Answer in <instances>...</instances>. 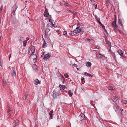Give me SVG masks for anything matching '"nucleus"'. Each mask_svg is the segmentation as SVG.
<instances>
[{
    "label": "nucleus",
    "mask_w": 127,
    "mask_h": 127,
    "mask_svg": "<svg viewBox=\"0 0 127 127\" xmlns=\"http://www.w3.org/2000/svg\"><path fill=\"white\" fill-rule=\"evenodd\" d=\"M88 76L90 77H92L93 76L91 74H88Z\"/></svg>",
    "instance_id": "nucleus-46"
},
{
    "label": "nucleus",
    "mask_w": 127,
    "mask_h": 127,
    "mask_svg": "<svg viewBox=\"0 0 127 127\" xmlns=\"http://www.w3.org/2000/svg\"><path fill=\"white\" fill-rule=\"evenodd\" d=\"M67 11H68V12L69 13H70L71 14L73 13V11H71L69 10H67Z\"/></svg>",
    "instance_id": "nucleus-39"
},
{
    "label": "nucleus",
    "mask_w": 127,
    "mask_h": 127,
    "mask_svg": "<svg viewBox=\"0 0 127 127\" xmlns=\"http://www.w3.org/2000/svg\"><path fill=\"white\" fill-rule=\"evenodd\" d=\"M22 51L24 52V53H22V54L23 55H24V54H25V53H26V51H25V49H23L22 50Z\"/></svg>",
    "instance_id": "nucleus-44"
},
{
    "label": "nucleus",
    "mask_w": 127,
    "mask_h": 127,
    "mask_svg": "<svg viewBox=\"0 0 127 127\" xmlns=\"http://www.w3.org/2000/svg\"><path fill=\"white\" fill-rule=\"evenodd\" d=\"M51 56L50 54L48 53L46 54L43 58V59L44 60H47L49 59Z\"/></svg>",
    "instance_id": "nucleus-11"
},
{
    "label": "nucleus",
    "mask_w": 127,
    "mask_h": 127,
    "mask_svg": "<svg viewBox=\"0 0 127 127\" xmlns=\"http://www.w3.org/2000/svg\"><path fill=\"white\" fill-rule=\"evenodd\" d=\"M108 88L109 90H113L115 88L112 86H109L108 87Z\"/></svg>",
    "instance_id": "nucleus-31"
},
{
    "label": "nucleus",
    "mask_w": 127,
    "mask_h": 127,
    "mask_svg": "<svg viewBox=\"0 0 127 127\" xmlns=\"http://www.w3.org/2000/svg\"><path fill=\"white\" fill-rule=\"evenodd\" d=\"M2 34L1 33H0V39L2 36Z\"/></svg>",
    "instance_id": "nucleus-58"
},
{
    "label": "nucleus",
    "mask_w": 127,
    "mask_h": 127,
    "mask_svg": "<svg viewBox=\"0 0 127 127\" xmlns=\"http://www.w3.org/2000/svg\"><path fill=\"white\" fill-rule=\"evenodd\" d=\"M44 30H45V34L46 35L47 34L48 32L50 31V30L49 28H46L45 27Z\"/></svg>",
    "instance_id": "nucleus-13"
},
{
    "label": "nucleus",
    "mask_w": 127,
    "mask_h": 127,
    "mask_svg": "<svg viewBox=\"0 0 127 127\" xmlns=\"http://www.w3.org/2000/svg\"><path fill=\"white\" fill-rule=\"evenodd\" d=\"M118 54L122 57H125V56L123 54L124 52L121 49H119L117 51Z\"/></svg>",
    "instance_id": "nucleus-7"
},
{
    "label": "nucleus",
    "mask_w": 127,
    "mask_h": 127,
    "mask_svg": "<svg viewBox=\"0 0 127 127\" xmlns=\"http://www.w3.org/2000/svg\"><path fill=\"white\" fill-rule=\"evenodd\" d=\"M41 82L40 80H39L38 79H36L34 81L33 83L36 85H37L38 84L39 85L40 84Z\"/></svg>",
    "instance_id": "nucleus-9"
},
{
    "label": "nucleus",
    "mask_w": 127,
    "mask_h": 127,
    "mask_svg": "<svg viewBox=\"0 0 127 127\" xmlns=\"http://www.w3.org/2000/svg\"><path fill=\"white\" fill-rule=\"evenodd\" d=\"M90 0V1H91L92 2L93 1H94V0Z\"/></svg>",
    "instance_id": "nucleus-64"
},
{
    "label": "nucleus",
    "mask_w": 127,
    "mask_h": 127,
    "mask_svg": "<svg viewBox=\"0 0 127 127\" xmlns=\"http://www.w3.org/2000/svg\"><path fill=\"white\" fill-rule=\"evenodd\" d=\"M53 113H49V115H50L51 119H53Z\"/></svg>",
    "instance_id": "nucleus-35"
},
{
    "label": "nucleus",
    "mask_w": 127,
    "mask_h": 127,
    "mask_svg": "<svg viewBox=\"0 0 127 127\" xmlns=\"http://www.w3.org/2000/svg\"><path fill=\"white\" fill-rule=\"evenodd\" d=\"M95 18L97 22L100 20V19L96 16L95 17Z\"/></svg>",
    "instance_id": "nucleus-34"
},
{
    "label": "nucleus",
    "mask_w": 127,
    "mask_h": 127,
    "mask_svg": "<svg viewBox=\"0 0 127 127\" xmlns=\"http://www.w3.org/2000/svg\"><path fill=\"white\" fill-rule=\"evenodd\" d=\"M111 26L112 27L115 29H117L118 27V26L116 24V20L112 22Z\"/></svg>",
    "instance_id": "nucleus-6"
},
{
    "label": "nucleus",
    "mask_w": 127,
    "mask_h": 127,
    "mask_svg": "<svg viewBox=\"0 0 127 127\" xmlns=\"http://www.w3.org/2000/svg\"><path fill=\"white\" fill-rule=\"evenodd\" d=\"M81 81H83L84 80V79L83 77H82L81 78Z\"/></svg>",
    "instance_id": "nucleus-50"
},
{
    "label": "nucleus",
    "mask_w": 127,
    "mask_h": 127,
    "mask_svg": "<svg viewBox=\"0 0 127 127\" xmlns=\"http://www.w3.org/2000/svg\"><path fill=\"white\" fill-rule=\"evenodd\" d=\"M15 66L12 67L11 66H10L9 67V69L11 71V75L12 76H16L15 70Z\"/></svg>",
    "instance_id": "nucleus-3"
},
{
    "label": "nucleus",
    "mask_w": 127,
    "mask_h": 127,
    "mask_svg": "<svg viewBox=\"0 0 127 127\" xmlns=\"http://www.w3.org/2000/svg\"><path fill=\"white\" fill-rule=\"evenodd\" d=\"M98 22L99 24V25H100V24H102L100 22V21H98Z\"/></svg>",
    "instance_id": "nucleus-51"
},
{
    "label": "nucleus",
    "mask_w": 127,
    "mask_h": 127,
    "mask_svg": "<svg viewBox=\"0 0 127 127\" xmlns=\"http://www.w3.org/2000/svg\"><path fill=\"white\" fill-rule=\"evenodd\" d=\"M43 45L42 47H46L47 45L45 40L43 38Z\"/></svg>",
    "instance_id": "nucleus-23"
},
{
    "label": "nucleus",
    "mask_w": 127,
    "mask_h": 127,
    "mask_svg": "<svg viewBox=\"0 0 127 127\" xmlns=\"http://www.w3.org/2000/svg\"><path fill=\"white\" fill-rule=\"evenodd\" d=\"M122 103H127V100H123L122 101Z\"/></svg>",
    "instance_id": "nucleus-36"
},
{
    "label": "nucleus",
    "mask_w": 127,
    "mask_h": 127,
    "mask_svg": "<svg viewBox=\"0 0 127 127\" xmlns=\"http://www.w3.org/2000/svg\"><path fill=\"white\" fill-rule=\"evenodd\" d=\"M53 112V110L50 111V112L51 113H52Z\"/></svg>",
    "instance_id": "nucleus-55"
},
{
    "label": "nucleus",
    "mask_w": 127,
    "mask_h": 127,
    "mask_svg": "<svg viewBox=\"0 0 127 127\" xmlns=\"http://www.w3.org/2000/svg\"><path fill=\"white\" fill-rule=\"evenodd\" d=\"M113 108L115 110V111H116L117 110H118L120 109L118 105H114L113 106Z\"/></svg>",
    "instance_id": "nucleus-15"
},
{
    "label": "nucleus",
    "mask_w": 127,
    "mask_h": 127,
    "mask_svg": "<svg viewBox=\"0 0 127 127\" xmlns=\"http://www.w3.org/2000/svg\"><path fill=\"white\" fill-rule=\"evenodd\" d=\"M44 54H42L41 56V57L42 58H43L44 57Z\"/></svg>",
    "instance_id": "nucleus-52"
},
{
    "label": "nucleus",
    "mask_w": 127,
    "mask_h": 127,
    "mask_svg": "<svg viewBox=\"0 0 127 127\" xmlns=\"http://www.w3.org/2000/svg\"><path fill=\"white\" fill-rule=\"evenodd\" d=\"M27 40H28L29 39V38L28 37L27 38Z\"/></svg>",
    "instance_id": "nucleus-60"
},
{
    "label": "nucleus",
    "mask_w": 127,
    "mask_h": 127,
    "mask_svg": "<svg viewBox=\"0 0 127 127\" xmlns=\"http://www.w3.org/2000/svg\"><path fill=\"white\" fill-rule=\"evenodd\" d=\"M72 66L73 67L74 66L76 67L77 66V64H74L72 65Z\"/></svg>",
    "instance_id": "nucleus-42"
},
{
    "label": "nucleus",
    "mask_w": 127,
    "mask_h": 127,
    "mask_svg": "<svg viewBox=\"0 0 127 127\" xmlns=\"http://www.w3.org/2000/svg\"><path fill=\"white\" fill-rule=\"evenodd\" d=\"M31 57L33 60V62L35 63L36 62L37 60L36 59L37 56L35 54H32L31 55Z\"/></svg>",
    "instance_id": "nucleus-8"
},
{
    "label": "nucleus",
    "mask_w": 127,
    "mask_h": 127,
    "mask_svg": "<svg viewBox=\"0 0 127 127\" xmlns=\"http://www.w3.org/2000/svg\"><path fill=\"white\" fill-rule=\"evenodd\" d=\"M98 57L100 59H103L105 58V56L103 55H102L100 54H98Z\"/></svg>",
    "instance_id": "nucleus-18"
},
{
    "label": "nucleus",
    "mask_w": 127,
    "mask_h": 127,
    "mask_svg": "<svg viewBox=\"0 0 127 127\" xmlns=\"http://www.w3.org/2000/svg\"><path fill=\"white\" fill-rule=\"evenodd\" d=\"M106 42L107 44H108V46L111 48V44L110 42L108 40L105 38Z\"/></svg>",
    "instance_id": "nucleus-17"
},
{
    "label": "nucleus",
    "mask_w": 127,
    "mask_h": 127,
    "mask_svg": "<svg viewBox=\"0 0 127 127\" xmlns=\"http://www.w3.org/2000/svg\"><path fill=\"white\" fill-rule=\"evenodd\" d=\"M18 39L19 40L20 42H21L23 40L24 38L23 37L20 36L18 37Z\"/></svg>",
    "instance_id": "nucleus-19"
},
{
    "label": "nucleus",
    "mask_w": 127,
    "mask_h": 127,
    "mask_svg": "<svg viewBox=\"0 0 127 127\" xmlns=\"http://www.w3.org/2000/svg\"><path fill=\"white\" fill-rule=\"evenodd\" d=\"M100 26H101L102 28L104 29L105 30V26L104 25L102 24H100Z\"/></svg>",
    "instance_id": "nucleus-41"
},
{
    "label": "nucleus",
    "mask_w": 127,
    "mask_h": 127,
    "mask_svg": "<svg viewBox=\"0 0 127 127\" xmlns=\"http://www.w3.org/2000/svg\"><path fill=\"white\" fill-rule=\"evenodd\" d=\"M68 93L69 95L70 96H72L73 93L71 92V90H69L68 91Z\"/></svg>",
    "instance_id": "nucleus-27"
},
{
    "label": "nucleus",
    "mask_w": 127,
    "mask_h": 127,
    "mask_svg": "<svg viewBox=\"0 0 127 127\" xmlns=\"http://www.w3.org/2000/svg\"><path fill=\"white\" fill-rule=\"evenodd\" d=\"M26 43H24L23 44V45L24 46H26Z\"/></svg>",
    "instance_id": "nucleus-54"
},
{
    "label": "nucleus",
    "mask_w": 127,
    "mask_h": 127,
    "mask_svg": "<svg viewBox=\"0 0 127 127\" xmlns=\"http://www.w3.org/2000/svg\"><path fill=\"white\" fill-rule=\"evenodd\" d=\"M87 40L90 42L91 41V40L89 39H87Z\"/></svg>",
    "instance_id": "nucleus-57"
},
{
    "label": "nucleus",
    "mask_w": 127,
    "mask_h": 127,
    "mask_svg": "<svg viewBox=\"0 0 127 127\" xmlns=\"http://www.w3.org/2000/svg\"><path fill=\"white\" fill-rule=\"evenodd\" d=\"M28 95V94L26 93L22 97L23 99L24 100H26V99Z\"/></svg>",
    "instance_id": "nucleus-24"
},
{
    "label": "nucleus",
    "mask_w": 127,
    "mask_h": 127,
    "mask_svg": "<svg viewBox=\"0 0 127 127\" xmlns=\"http://www.w3.org/2000/svg\"><path fill=\"white\" fill-rule=\"evenodd\" d=\"M19 121L17 119H16L15 120L13 123L14 126H15L17 125V124L19 123Z\"/></svg>",
    "instance_id": "nucleus-20"
},
{
    "label": "nucleus",
    "mask_w": 127,
    "mask_h": 127,
    "mask_svg": "<svg viewBox=\"0 0 127 127\" xmlns=\"http://www.w3.org/2000/svg\"><path fill=\"white\" fill-rule=\"evenodd\" d=\"M61 77L62 78V79L63 80V84L64 83V81H65V78L63 76V75H62Z\"/></svg>",
    "instance_id": "nucleus-38"
},
{
    "label": "nucleus",
    "mask_w": 127,
    "mask_h": 127,
    "mask_svg": "<svg viewBox=\"0 0 127 127\" xmlns=\"http://www.w3.org/2000/svg\"><path fill=\"white\" fill-rule=\"evenodd\" d=\"M17 8V7L16 5H15L13 7V9L12 11V14L14 15H15V12L16 10V9Z\"/></svg>",
    "instance_id": "nucleus-14"
},
{
    "label": "nucleus",
    "mask_w": 127,
    "mask_h": 127,
    "mask_svg": "<svg viewBox=\"0 0 127 127\" xmlns=\"http://www.w3.org/2000/svg\"><path fill=\"white\" fill-rule=\"evenodd\" d=\"M49 21L51 23L50 25L52 27L54 28H56L57 27V26L56 25V23L54 22L53 20L51 19V18H50L49 19Z\"/></svg>",
    "instance_id": "nucleus-4"
},
{
    "label": "nucleus",
    "mask_w": 127,
    "mask_h": 127,
    "mask_svg": "<svg viewBox=\"0 0 127 127\" xmlns=\"http://www.w3.org/2000/svg\"><path fill=\"white\" fill-rule=\"evenodd\" d=\"M85 115L83 113H81L80 115L77 117V122H79L83 120L85 118Z\"/></svg>",
    "instance_id": "nucleus-2"
},
{
    "label": "nucleus",
    "mask_w": 127,
    "mask_h": 127,
    "mask_svg": "<svg viewBox=\"0 0 127 127\" xmlns=\"http://www.w3.org/2000/svg\"><path fill=\"white\" fill-rule=\"evenodd\" d=\"M72 14L74 15H77V14L76 12H74V11H73V13Z\"/></svg>",
    "instance_id": "nucleus-49"
},
{
    "label": "nucleus",
    "mask_w": 127,
    "mask_h": 127,
    "mask_svg": "<svg viewBox=\"0 0 127 127\" xmlns=\"http://www.w3.org/2000/svg\"><path fill=\"white\" fill-rule=\"evenodd\" d=\"M116 112V113L118 115H119L120 116L121 115L122 113V112L120 110V109L118 110H117Z\"/></svg>",
    "instance_id": "nucleus-21"
},
{
    "label": "nucleus",
    "mask_w": 127,
    "mask_h": 127,
    "mask_svg": "<svg viewBox=\"0 0 127 127\" xmlns=\"http://www.w3.org/2000/svg\"><path fill=\"white\" fill-rule=\"evenodd\" d=\"M113 99L115 100H117L119 99L118 97L116 95H115V96H113Z\"/></svg>",
    "instance_id": "nucleus-28"
},
{
    "label": "nucleus",
    "mask_w": 127,
    "mask_h": 127,
    "mask_svg": "<svg viewBox=\"0 0 127 127\" xmlns=\"http://www.w3.org/2000/svg\"><path fill=\"white\" fill-rule=\"evenodd\" d=\"M118 31L119 32V33H121V32H122L121 31H120V30H118Z\"/></svg>",
    "instance_id": "nucleus-53"
},
{
    "label": "nucleus",
    "mask_w": 127,
    "mask_h": 127,
    "mask_svg": "<svg viewBox=\"0 0 127 127\" xmlns=\"http://www.w3.org/2000/svg\"><path fill=\"white\" fill-rule=\"evenodd\" d=\"M74 32L76 34L78 33L81 32V29L80 27L77 28L74 30Z\"/></svg>",
    "instance_id": "nucleus-10"
},
{
    "label": "nucleus",
    "mask_w": 127,
    "mask_h": 127,
    "mask_svg": "<svg viewBox=\"0 0 127 127\" xmlns=\"http://www.w3.org/2000/svg\"><path fill=\"white\" fill-rule=\"evenodd\" d=\"M109 51L111 53L112 56L114 58V59L115 61L116 62L117 61L116 56L115 55V53L112 52L110 50H109Z\"/></svg>",
    "instance_id": "nucleus-12"
},
{
    "label": "nucleus",
    "mask_w": 127,
    "mask_h": 127,
    "mask_svg": "<svg viewBox=\"0 0 127 127\" xmlns=\"http://www.w3.org/2000/svg\"><path fill=\"white\" fill-rule=\"evenodd\" d=\"M57 119H59V115H57Z\"/></svg>",
    "instance_id": "nucleus-56"
},
{
    "label": "nucleus",
    "mask_w": 127,
    "mask_h": 127,
    "mask_svg": "<svg viewBox=\"0 0 127 127\" xmlns=\"http://www.w3.org/2000/svg\"><path fill=\"white\" fill-rule=\"evenodd\" d=\"M81 32V33H83V31H81V32Z\"/></svg>",
    "instance_id": "nucleus-63"
},
{
    "label": "nucleus",
    "mask_w": 127,
    "mask_h": 127,
    "mask_svg": "<svg viewBox=\"0 0 127 127\" xmlns=\"http://www.w3.org/2000/svg\"><path fill=\"white\" fill-rule=\"evenodd\" d=\"M63 2L64 3L63 4H64L66 6H67L69 7H71V5H70L68 3H66L64 1H63Z\"/></svg>",
    "instance_id": "nucleus-26"
},
{
    "label": "nucleus",
    "mask_w": 127,
    "mask_h": 127,
    "mask_svg": "<svg viewBox=\"0 0 127 127\" xmlns=\"http://www.w3.org/2000/svg\"><path fill=\"white\" fill-rule=\"evenodd\" d=\"M64 75L66 78H67L69 77V75L67 73L64 74Z\"/></svg>",
    "instance_id": "nucleus-37"
},
{
    "label": "nucleus",
    "mask_w": 127,
    "mask_h": 127,
    "mask_svg": "<svg viewBox=\"0 0 127 127\" xmlns=\"http://www.w3.org/2000/svg\"><path fill=\"white\" fill-rule=\"evenodd\" d=\"M55 94L54 93H53V96L54 97H55Z\"/></svg>",
    "instance_id": "nucleus-59"
},
{
    "label": "nucleus",
    "mask_w": 127,
    "mask_h": 127,
    "mask_svg": "<svg viewBox=\"0 0 127 127\" xmlns=\"http://www.w3.org/2000/svg\"><path fill=\"white\" fill-rule=\"evenodd\" d=\"M67 33V32L66 31H64L63 32V35H65Z\"/></svg>",
    "instance_id": "nucleus-43"
},
{
    "label": "nucleus",
    "mask_w": 127,
    "mask_h": 127,
    "mask_svg": "<svg viewBox=\"0 0 127 127\" xmlns=\"http://www.w3.org/2000/svg\"><path fill=\"white\" fill-rule=\"evenodd\" d=\"M92 64L91 62H88L86 64V66L87 67H89Z\"/></svg>",
    "instance_id": "nucleus-30"
},
{
    "label": "nucleus",
    "mask_w": 127,
    "mask_h": 127,
    "mask_svg": "<svg viewBox=\"0 0 127 127\" xmlns=\"http://www.w3.org/2000/svg\"><path fill=\"white\" fill-rule=\"evenodd\" d=\"M13 110L12 107L11 106H10L9 108L8 109V110L7 111V113H8L9 112L12 111Z\"/></svg>",
    "instance_id": "nucleus-25"
},
{
    "label": "nucleus",
    "mask_w": 127,
    "mask_h": 127,
    "mask_svg": "<svg viewBox=\"0 0 127 127\" xmlns=\"http://www.w3.org/2000/svg\"><path fill=\"white\" fill-rule=\"evenodd\" d=\"M10 55V57H9V59H10V57H11V54H10V55Z\"/></svg>",
    "instance_id": "nucleus-61"
},
{
    "label": "nucleus",
    "mask_w": 127,
    "mask_h": 127,
    "mask_svg": "<svg viewBox=\"0 0 127 127\" xmlns=\"http://www.w3.org/2000/svg\"><path fill=\"white\" fill-rule=\"evenodd\" d=\"M69 34H71L72 36H74L75 34L74 33V32L73 31H71L69 33Z\"/></svg>",
    "instance_id": "nucleus-32"
},
{
    "label": "nucleus",
    "mask_w": 127,
    "mask_h": 127,
    "mask_svg": "<svg viewBox=\"0 0 127 127\" xmlns=\"http://www.w3.org/2000/svg\"><path fill=\"white\" fill-rule=\"evenodd\" d=\"M88 74L89 73H88L87 72H85L84 73V75H85V76H88Z\"/></svg>",
    "instance_id": "nucleus-45"
},
{
    "label": "nucleus",
    "mask_w": 127,
    "mask_h": 127,
    "mask_svg": "<svg viewBox=\"0 0 127 127\" xmlns=\"http://www.w3.org/2000/svg\"><path fill=\"white\" fill-rule=\"evenodd\" d=\"M93 5L95 7V9H96L97 8V4L95 3H94L93 4Z\"/></svg>",
    "instance_id": "nucleus-33"
},
{
    "label": "nucleus",
    "mask_w": 127,
    "mask_h": 127,
    "mask_svg": "<svg viewBox=\"0 0 127 127\" xmlns=\"http://www.w3.org/2000/svg\"><path fill=\"white\" fill-rule=\"evenodd\" d=\"M59 87L60 88V89L61 90H64L66 88V86L64 85L59 86Z\"/></svg>",
    "instance_id": "nucleus-16"
},
{
    "label": "nucleus",
    "mask_w": 127,
    "mask_h": 127,
    "mask_svg": "<svg viewBox=\"0 0 127 127\" xmlns=\"http://www.w3.org/2000/svg\"><path fill=\"white\" fill-rule=\"evenodd\" d=\"M45 10L44 12V16L46 17H47L49 16H50V18H51V15L49 14V13L46 7H45Z\"/></svg>",
    "instance_id": "nucleus-5"
},
{
    "label": "nucleus",
    "mask_w": 127,
    "mask_h": 127,
    "mask_svg": "<svg viewBox=\"0 0 127 127\" xmlns=\"http://www.w3.org/2000/svg\"><path fill=\"white\" fill-rule=\"evenodd\" d=\"M35 48L34 46L32 45L29 48L28 53L29 55H31L35 52Z\"/></svg>",
    "instance_id": "nucleus-1"
},
{
    "label": "nucleus",
    "mask_w": 127,
    "mask_h": 127,
    "mask_svg": "<svg viewBox=\"0 0 127 127\" xmlns=\"http://www.w3.org/2000/svg\"><path fill=\"white\" fill-rule=\"evenodd\" d=\"M11 114L10 113L8 115V117H9V118L11 116Z\"/></svg>",
    "instance_id": "nucleus-48"
},
{
    "label": "nucleus",
    "mask_w": 127,
    "mask_h": 127,
    "mask_svg": "<svg viewBox=\"0 0 127 127\" xmlns=\"http://www.w3.org/2000/svg\"><path fill=\"white\" fill-rule=\"evenodd\" d=\"M32 67L35 70H36L37 68V66L35 64L32 65Z\"/></svg>",
    "instance_id": "nucleus-29"
},
{
    "label": "nucleus",
    "mask_w": 127,
    "mask_h": 127,
    "mask_svg": "<svg viewBox=\"0 0 127 127\" xmlns=\"http://www.w3.org/2000/svg\"><path fill=\"white\" fill-rule=\"evenodd\" d=\"M111 0H106V3L109 4Z\"/></svg>",
    "instance_id": "nucleus-40"
},
{
    "label": "nucleus",
    "mask_w": 127,
    "mask_h": 127,
    "mask_svg": "<svg viewBox=\"0 0 127 127\" xmlns=\"http://www.w3.org/2000/svg\"><path fill=\"white\" fill-rule=\"evenodd\" d=\"M120 110L121 111V112H122V111H123V110H124L123 109H122L121 110L120 109Z\"/></svg>",
    "instance_id": "nucleus-62"
},
{
    "label": "nucleus",
    "mask_w": 127,
    "mask_h": 127,
    "mask_svg": "<svg viewBox=\"0 0 127 127\" xmlns=\"http://www.w3.org/2000/svg\"><path fill=\"white\" fill-rule=\"evenodd\" d=\"M118 23L120 25H121L122 27H123V25L121 19H120L118 20Z\"/></svg>",
    "instance_id": "nucleus-22"
},
{
    "label": "nucleus",
    "mask_w": 127,
    "mask_h": 127,
    "mask_svg": "<svg viewBox=\"0 0 127 127\" xmlns=\"http://www.w3.org/2000/svg\"><path fill=\"white\" fill-rule=\"evenodd\" d=\"M4 80H3V83L2 84V85L3 86H4Z\"/></svg>",
    "instance_id": "nucleus-47"
}]
</instances>
